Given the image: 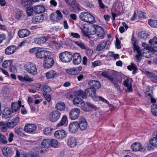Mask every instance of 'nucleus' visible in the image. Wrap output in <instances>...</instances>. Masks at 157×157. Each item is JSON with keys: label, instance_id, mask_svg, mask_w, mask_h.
Wrapping results in <instances>:
<instances>
[{"label": "nucleus", "instance_id": "f257e3e1", "mask_svg": "<svg viewBox=\"0 0 157 157\" xmlns=\"http://www.w3.org/2000/svg\"><path fill=\"white\" fill-rule=\"evenodd\" d=\"M132 41L134 51L136 52L135 59L137 62H140L142 56L146 58H148L151 56L152 52H155L151 51L152 48L145 43H143L142 44V46L144 48L141 49L140 48L138 45L137 41L133 37H132Z\"/></svg>", "mask_w": 157, "mask_h": 157}, {"label": "nucleus", "instance_id": "f03ea898", "mask_svg": "<svg viewBox=\"0 0 157 157\" xmlns=\"http://www.w3.org/2000/svg\"><path fill=\"white\" fill-rule=\"evenodd\" d=\"M30 54H35L36 57L39 59L46 58L51 56V52L42 47H35L30 49Z\"/></svg>", "mask_w": 157, "mask_h": 157}, {"label": "nucleus", "instance_id": "7ed1b4c3", "mask_svg": "<svg viewBox=\"0 0 157 157\" xmlns=\"http://www.w3.org/2000/svg\"><path fill=\"white\" fill-rule=\"evenodd\" d=\"M79 18L85 22L93 24L95 22V17L91 14L87 12H82L79 16Z\"/></svg>", "mask_w": 157, "mask_h": 157}, {"label": "nucleus", "instance_id": "20e7f679", "mask_svg": "<svg viewBox=\"0 0 157 157\" xmlns=\"http://www.w3.org/2000/svg\"><path fill=\"white\" fill-rule=\"evenodd\" d=\"M72 55L68 51H64L60 53L59 57L61 61L64 63H68L71 62L72 60Z\"/></svg>", "mask_w": 157, "mask_h": 157}, {"label": "nucleus", "instance_id": "39448f33", "mask_svg": "<svg viewBox=\"0 0 157 157\" xmlns=\"http://www.w3.org/2000/svg\"><path fill=\"white\" fill-rule=\"evenodd\" d=\"M24 69L29 74L35 75L37 74V70L36 64L33 63H29L24 66Z\"/></svg>", "mask_w": 157, "mask_h": 157}, {"label": "nucleus", "instance_id": "423d86ee", "mask_svg": "<svg viewBox=\"0 0 157 157\" xmlns=\"http://www.w3.org/2000/svg\"><path fill=\"white\" fill-rule=\"evenodd\" d=\"M74 105L77 107H80L82 109L85 111H89L90 109L85 106V104L83 100L79 98H74L73 100Z\"/></svg>", "mask_w": 157, "mask_h": 157}, {"label": "nucleus", "instance_id": "0eeeda50", "mask_svg": "<svg viewBox=\"0 0 157 157\" xmlns=\"http://www.w3.org/2000/svg\"><path fill=\"white\" fill-rule=\"evenodd\" d=\"M61 113L57 110H54L51 112L49 114L48 119L52 122L57 121L60 118Z\"/></svg>", "mask_w": 157, "mask_h": 157}, {"label": "nucleus", "instance_id": "6e6552de", "mask_svg": "<svg viewBox=\"0 0 157 157\" xmlns=\"http://www.w3.org/2000/svg\"><path fill=\"white\" fill-rule=\"evenodd\" d=\"M80 110L77 108L72 109L70 111L69 115L70 119L72 120H75L78 119L79 117Z\"/></svg>", "mask_w": 157, "mask_h": 157}, {"label": "nucleus", "instance_id": "1a4fd4ad", "mask_svg": "<svg viewBox=\"0 0 157 157\" xmlns=\"http://www.w3.org/2000/svg\"><path fill=\"white\" fill-rule=\"evenodd\" d=\"M85 94L88 95L92 99L95 101H97L98 96L96 95V92L95 88H90L87 89L85 91Z\"/></svg>", "mask_w": 157, "mask_h": 157}, {"label": "nucleus", "instance_id": "9d476101", "mask_svg": "<svg viewBox=\"0 0 157 157\" xmlns=\"http://www.w3.org/2000/svg\"><path fill=\"white\" fill-rule=\"evenodd\" d=\"M54 136L57 139L61 140L66 137L67 133L64 130L60 129L55 131Z\"/></svg>", "mask_w": 157, "mask_h": 157}, {"label": "nucleus", "instance_id": "9b49d317", "mask_svg": "<svg viewBox=\"0 0 157 157\" xmlns=\"http://www.w3.org/2000/svg\"><path fill=\"white\" fill-rule=\"evenodd\" d=\"M54 63L53 59L51 56L47 57L44 59L43 66L45 68L49 69L52 67Z\"/></svg>", "mask_w": 157, "mask_h": 157}, {"label": "nucleus", "instance_id": "f8f14e48", "mask_svg": "<svg viewBox=\"0 0 157 157\" xmlns=\"http://www.w3.org/2000/svg\"><path fill=\"white\" fill-rule=\"evenodd\" d=\"M78 127L82 131L86 130L88 126V123L86 119L84 117H81L78 122Z\"/></svg>", "mask_w": 157, "mask_h": 157}, {"label": "nucleus", "instance_id": "ddd939ff", "mask_svg": "<svg viewBox=\"0 0 157 157\" xmlns=\"http://www.w3.org/2000/svg\"><path fill=\"white\" fill-rule=\"evenodd\" d=\"M72 61L74 64L77 65L81 62L82 58L80 53L78 52H75L72 55Z\"/></svg>", "mask_w": 157, "mask_h": 157}, {"label": "nucleus", "instance_id": "4468645a", "mask_svg": "<svg viewBox=\"0 0 157 157\" xmlns=\"http://www.w3.org/2000/svg\"><path fill=\"white\" fill-rule=\"evenodd\" d=\"M82 68V67L81 66L71 68L67 69L66 72L70 75H75L80 72Z\"/></svg>", "mask_w": 157, "mask_h": 157}, {"label": "nucleus", "instance_id": "2eb2a0df", "mask_svg": "<svg viewBox=\"0 0 157 157\" xmlns=\"http://www.w3.org/2000/svg\"><path fill=\"white\" fill-rule=\"evenodd\" d=\"M78 129V122L74 121L69 124V130L71 133H75Z\"/></svg>", "mask_w": 157, "mask_h": 157}, {"label": "nucleus", "instance_id": "dca6fc26", "mask_svg": "<svg viewBox=\"0 0 157 157\" xmlns=\"http://www.w3.org/2000/svg\"><path fill=\"white\" fill-rule=\"evenodd\" d=\"M149 42L151 44L150 47L152 48L151 51L157 52V38L154 37L152 39L149 40Z\"/></svg>", "mask_w": 157, "mask_h": 157}, {"label": "nucleus", "instance_id": "f3484780", "mask_svg": "<svg viewBox=\"0 0 157 157\" xmlns=\"http://www.w3.org/2000/svg\"><path fill=\"white\" fill-rule=\"evenodd\" d=\"M58 73L54 70H51L45 73V77L47 79H53L57 77Z\"/></svg>", "mask_w": 157, "mask_h": 157}, {"label": "nucleus", "instance_id": "a211bd4d", "mask_svg": "<svg viewBox=\"0 0 157 157\" xmlns=\"http://www.w3.org/2000/svg\"><path fill=\"white\" fill-rule=\"evenodd\" d=\"M36 128V126L33 124H26L24 127V130L28 133L33 132L35 131Z\"/></svg>", "mask_w": 157, "mask_h": 157}, {"label": "nucleus", "instance_id": "6ab92c4d", "mask_svg": "<svg viewBox=\"0 0 157 157\" xmlns=\"http://www.w3.org/2000/svg\"><path fill=\"white\" fill-rule=\"evenodd\" d=\"M21 106V101L18 100L17 102H13L11 104V109L12 112H17L19 110V108Z\"/></svg>", "mask_w": 157, "mask_h": 157}, {"label": "nucleus", "instance_id": "aec40b11", "mask_svg": "<svg viewBox=\"0 0 157 157\" xmlns=\"http://www.w3.org/2000/svg\"><path fill=\"white\" fill-rule=\"evenodd\" d=\"M63 44V42L61 41L56 42L52 41L49 43V45L51 48L54 49H56L60 48Z\"/></svg>", "mask_w": 157, "mask_h": 157}, {"label": "nucleus", "instance_id": "412c9836", "mask_svg": "<svg viewBox=\"0 0 157 157\" xmlns=\"http://www.w3.org/2000/svg\"><path fill=\"white\" fill-rule=\"evenodd\" d=\"M18 34L19 37L23 38L29 36L30 34V32L27 29H22L18 31Z\"/></svg>", "mask_w": 157, "mask_h": 157}, {"label": "nucleus", "instance_id": "4be33fe9", "mask_svg": "<svg viewBox=\"0 0 157 157\" xmlns=\"http://www.w3.org/2000/svg\"><path fill=\"white\" fill-rule=\"evenodd\" d=\"M45 10V7L43 5H38L34 7V11L37 14H40L44 12Z\"/></svg>", "mask_w": 157, "mask_h": 157}, {"label": "nucleus", "instance_id": "5701e85b", "mask_svg": "<svg viewBox=\"0 0 157 157\" xmlns=\"http://www.w3.org/2000/svg\"><path fill=\"white\" fill-rule=\"evenodd\" d=\"M17 49V47L15 46L11 45L9 46L6 49L5 53L8 55H11L14 53Z\"/></svg>", "mask_w": 157, "mask_h": 157}, {"label": "nucleus", "instance_id": "b1692460", "mask_svg": "<svg viewBox=\"0 0 157 157\" xmlns=\"http://www.w3.org/2000/svg\"><path fill=\"white\" fill-rule=\"evenodd\" d=\"M97 31L96 33L98 39H103L105 34V32L103 29L100 26H98V27H97Z\"/></svg>", "mask_w": 157, "mask_h": 157}, {"label": "nucleus", "instance_id": "393cba45", "mask_svg": "<svg viewBox=\"0 0 157 157\" xmlns=\"http://www.w3.org/2000/svg\"><path fill=\"white\" fill-rule=\"evenodd\" d=\"M124 86L127 88V91L131 92L132 91V84L131 82L128 78H127L123 82Z\"/></svg>", "mask_w": 157, "mask_h": 157}, {"label": "nucleus", "instance_id": "a878e982", "mask_svg": "<svg viewBox=\"0 0 157 157\" xmlns=\"http://www.w3.org/2000/svg\"><path fill=\"white\" fill-rule=\"evenodd\" d=\"M67 123V117L66 115H64L63 116L60 121L57 124L56 126L58 127H60Z\"/></svg>", "mask_w": 157, "mask_h": 157}, {"label": "nucleus", "instance_id": "bb28decb", "mask_svg": "<svg viewBox=\"0 0 157 157\" xmlns=\"http://www.w3.org/2000/svg\"><path fill=\"white\" fill-rule=\"evenodd\" d=\"M132 150L134 151H138L143 149L141 144L139 143H134L131 146Z\"/></svg>", "mask_w": 157, "mask_h": 157}, {"label": "nucleus", "instance_id": "cd10ccee", "mask_svg": "<svg viewBox=\"0 0 157 157\" xmlns=\"http://www.w3.org/2000/svg\"><path fill=\"white\" fill-rule=\"evenodd\" d=\"M12 113V111H11L10 108L6 107L3 110L2 114L4 117L8 118L11 116Z\"/></svg>", "mask_w": 157, "mask_h": 157}, {"label": "nucleus", "instance_id": "c85d7f7f", "mask_svg": "<svg viewBox=\"0 0 157 157\" xmlns=\"http://www.w3.org/2000/svg\"><path fill=\"white\" fill-rule=\"evenodd\" d=\"M67 144L71 147H74L77 145V142L76 139L73 137L70 138L68 140Z\"/></svg>", "mask_w": 157, "mask_h": 157}, {"label": "nucleus", "instance_id": "c756f323", "mask_svg": "<svg viewBox=\"0 0 157 157\" xmlns=\"http://www.w3.org/2000/svg\"><path fill=\"white\" fill-rule=\"evenodd\" d=\"M154 136L149 140V143L152 146L157 147V131L154 133Z\"/></svg>", "mask_w": 157, "mask_h": 157}, {"label": "nucleus", "instance_id": "7c9ffc66", "mask_svg": "<svg viewBox=\"0 0 157 157\" xmlns=\"http://www.w3.org/2000/svg\"><path fill=\"white\" fill-rule=\"evenodd\" d=\"M43 20L44 17L41 15L33 17L32 19V22L35 24L41 22Z\"/></svg>", "mask_w": 157, "mask_h": 157}, {"label": "nucleus", "instance_id": "2f4dec72", "mask_svg": "<svg viewBox=\"0 0 157 157\" xmlns=\"http://www.w3.org/2000/svg\"><path fill=\"white\" fill-rule=\"evenodd\" d=\"M89 84L90 86H92V88H94L99 89L100 87V83L97 81L96 80H92L90 81L89 82Z\"/></svg>", "mask_w": 157, "mask_h": 157}, {"label": "nucleus", "instance_id": "473e14b6", "mask_svg": "<svg viewBox=\"0 0 157 157\" xmlns=\"http://www.w3.org/2000/svg\"><path fill=\"white\" fill-rule=\"evenodd\" d=\"M50 140L49 139H44L41 143V145L43 147L47 148L50 147Z\"/></svg>", "mask_w": 157, "mask_h": 157}, {"label": "nucleus", "instance_id": "72a5a7b5", "mask_svg": "<svg viewBox=\"0 0 157 157\" xmlns=\"http://www.w3.org/2000/svg\"><path fill=\"white\" fill-rule=\"evenodd\" d=\"M54 129L50 127L46 128L44 130V134L46 136L51 135L53 132Z\"/></svg>", "mask_w": 157, "mask_h": 157}, {"label": "nucleus", "instance_id": "f704fd0d", "mask_svg": "<svg viewBox=\"0 0 157 157\" xmlns=\"http://www.w3.org/2000/svg\"><path fill=\"white\" fill-rule=\"evenodd\" d=\"M47 38L46 37H42L40 38H36L35 40V41L36 44H41L44 43L47 40Z\"/></svg>", "mask_w": 157, "mask_h": 157}, {"label": "nucleus", "instance_id": "c9c22d12", "mask_svg": "<svg viewBox=\"0 0 157 157\" xmlns=\"http://www.w3.org/2000/svg\"><path fill=\"white\" fill-rule=\"evenodd\" d=\"M65 105L64 103L59 102L56 104L55 108L57 110L62 111L65 109Z\"/></svg>", "mask_w": 157, "mask_h": 157}, {"label": "nucleus", "instance_id": "e433bc0d", "mask_svg": "<svg viewBox=\"0 0 157 157\" xmlns=\"http://www.w3.org/2000/svg\"><path fill=\"white\" fill-rule=\"evenodd\" d=\"M12 60H7L5 61L2 64V67L5 68H7L12 66L13 63Z\"/></svg>", "mask_w": 157, "mask_h": 157}, {"label": "nucleus", "instance_id": "4c0bfd02", "mask_svg": "<svg viewBox=\"0 0 157 157\" xmlns=\"http://www.w3.org/2000/svg\"><path fill=\"white\" fill-rule=\"evenodd\" d=\"M74 43L77 46L82 49H84L86 50L88 49V48L81 40L75 41Z\"/></svg>", "mask_w": 157, "mask_h": 157}, {"label": "nucleus", "instance_id": "58836bf2", "mask_svg": "<svg viewBox=\"0 0 157 157\" xmlns=\"http://www.w3.org/2000/svg\"><path fill=\"white\" fill-rule=\"evenodd\" d=\"M11 149L8 147H4L2 150V152L4 155L8 156L11 153Z\"/></svg>", "mask_w": 157, "mask_h": 157}, {"label": "nucleus", "instance_id": "ea45409f", "mask_svg": "<svg viewBox=\"0 0 157 157\" xmlns=\"http://www.w3.org/2000/svg\"><path fill=\"white\" fill-rule=\"evenodd\" d=\"M105 44L104 43V41H103L97 46L96 50L98 52L101 51L105 48Z\"/></svg>", "mask_w": 157, "mask_h": 157}, {"label": "nucleus", "instance_id": "a19ab883", "mask_svg": "<svg viewBox=\"0 0 157 157\" xmlns=\"http://www.w3.org/2000/svg\"><path fill=\"white\" fill-rule=\"evenodd\" d=\"M42 90L44 93H49L52 91L51 88L47 84H43Z\"/></svg>", "mask_w": 157, "mask_h": 157}, {"label": "nucleus", "instance_id": "79ce46f5", "mask_svg": "<svg viewBox=\"0 0 157 157\" xmlns=\"http://www.w3.org/2000/svg\"><path fill=\"white\" fill-rule=\"evenodd\" d=\"M127 68L130 71L133 70V71L132 72L133 74H136V71L137 70V68L136 65L133 63H131V65L128 66Z\"/></svg>", "mask_w": 157, "mask_h": 157}, {"label": "nucleus", "instance_id": "37998d69", "mask_svg": "<svg viewBox=\"0 0 157 157\" xmlns=\"http://www.w3.org/2000/svg\"><path fill=\"white\" fill-rule=\"evenodd\" d=\"M148 23L151 27L157 28V20L150 19L148 20Z\"/></svg>", "mask_w": 157, "mask_h": 157}, {"label": "nucleus", "instance_id": "c03bdc74", "mask_svg": "<svg viewBox=\"0 0 157 157\" xmlns=\"http://www.w3.org/2000/svg\"><path fill=\"white\" fill-rule=\"evenodd\" d=\"M24 16L21 11H17L15 15V18L19 20H21L24 18Z\"/></svg>", "mask_w": 157, "mask_h": 157}, {"label": "nucleus", "instance_id": "a18cd8bd", "mask_svg": "<svg viewBox=\"0 0 157 157\" xmlns=\"http://www.w3.org/2000/svg\"><path fill=\"white\" fill-rule=\"evenodd\" d=\"M97 27L98 25H94L91 26L89 30V33L90 35H94L96 33Z\"/></svg>", "mask_w": 157, "mask_h": 157}, {"label": "nucleus", "instance_id": "49530a36", "mask_svg": "<svg viewBox=\"0 0 157 157\" xmlns=\"http://www.w3.org/2000/svg\"><path fill=\"white\" fill-rule=\"evenodd\" d=\"M7 126L6 124L4 123L3 122H0V129L2 132H6L7 128Z\"/></svg>", "mask_w": 157, "mask_h": 157}, {"label": "nucleus", "instance_id": "de8ad7c7", "mask_svg": "<svg viewBox=\"0 0 157 157\" xmlns=\"http://www.w3.org/2000/svg\"><path fill=\"white\" fill-rule=\"evenodd\" d=\"M151 113L152 114L155 116H157V105L154 104L151 106Z\"/></svg>", "mask_w": 157, "mask_h": 157}, {"label": "nucleus", "instance_id": "09e8293b", "mask_svg": "<svg viewBox=\"0 0 157 157\" xmlns=\"http://www.w3.org/2000/svg\"><path fill=\"white\" fill-rule=\"evenodd\" d=\"M143 73L147 76L151 78L156 79L157 78V77L154 74L147 71H143Z\"/></svg>", "mask_w": 157, "mask_h": 157}, {"label": "nucleus", "instance_id": "8fccbe9b", "mask_svg": "<svg viewBox=\"0 0 157 157\" xmlns=\"http://www.w3.org/2000/svg\"><path fill=\"white\" fill-rule=\"evenodd\" d=\"M50 147L57 148L59 146V144L56 140L55 139H50Z\"/></svg>", "mask_w": 157, "mask_h": 157}, {"label": "nucleus", "instance_id": "3c124183", "mask_svg": "<svg viewBox=\"0 0 157 157\" xmlns=\"http://www.w3.org/2000/svg\"><path fill=\"white\" fill-rule=\"evenodd\" d=\"M34 8L31 6H29L27 8L26 11L28 16H32L33 13Z\"/></svg>", "mask_w": 157, "mask_h": 157}, {"label": "nucleus", "instance_id": "603ef678", "mask_svg": "<svg viewBox=\"0 0 157 157\" xmlns=\"http://www.w3.org/2000/svg\"><path fill=\"white\" fill-rule=\"evenodd\" d=\"M122 24L123 26L120 27L119 29L120 32L122 33H123L125 31L124 27H125L126 30L128 28V26L127 25L125 22H123Z\"/></svg>", "mask_w": 157, "mask_h": 157}, {"label": "nucleus", "instance_id": "864d4df0", "mask_svg": "<svg viewBox=\"0 0 157 157\" xmlns=\"http://www.w3.org/2000/svg\"><path fill=\"white\" fill-rule=\"evenodd\" d=\"M76 94L78 96L82 97V98H86V94H85V92L80 90H78L76 91Z\"/></svg>", "mask_w": 157, "mask_h": 157}, {"label": "nucleus", "instance_id": "5fc2aeb1", "mask_svg": "<svg viewBox=\"0 0 157 157\" xmlns=\"http://www.w3.org/2000/svg\"><path fill=\"white\" fill-rule=\"evenodd\" d=\"M121 4L118 2H115L113 5V7L117 12H119L121 8Z\"/></svg>", "mask_w": 157, "mask_h": 157}, {"label": "nucleus", "instance_id": "6e6d98bb", "mask_svg": "<svg viewBox=\"0 0 157 157\" xmlns=\"http://www.w3.org/2000/svg\"><path fill=\"white\" fill-rule=\"evenodd\" d=\"M7 143V141L6 140V138L5 136L0 133V143L5 144Z\"/></svg>", "mask_w": 157, "mask_h": 157}, {"label": "nucleus", "instance_id": "4d7b16f0", "mask_svg": "<svg viewBox=\"0 0 157 157\" xmlns=\"http://www.w3.org/2000/svg\"><path fill=\"white\" fill-rule=\"evenodd\" d=\"M109 55L113 58V59L115 60L116 59L119 58V56L118 54H114L113 52H110L109 53Z\"/></svg>", "mask_w": 157, "mask_h": 157}, {"label": "nucleus", "instance_id": "13d9d810", "mask_svg": "<svg viewBox=\"0 0 157 157\" xmlns=\"http://www.w3.org/2000/svg\"><path fill=\"white\" fill-rule=\"evenodd\" d=\"M50 18L53 21H58L59 20L56 13L51 14Z\"/></svg>", "mask_w": 157, "mask_h": 157}, {"label": "nucleus", "instance_id": "bf43d9fd", "mask_svg": "<svg viewBox=\"0 0 157 157\" xmlns=\"http://www.w3.org/2000/svg\"><path fill=\"white\" fill-rule=\"evenodd\" d=\"M2 93L4 96H7L9 94V90L8 88H4L2 90Z\"/></svg>", "mask_w": 157, "mask_h": 157}, {"label": "nucleus", "instance_id": "052dcab7", "mask_svg": "<svg viewBox=\"0 0 157 157\" xmlns=\"http://www.w3.org/2000/svg\"><path fill=\"white\" fill-rule=\"evenodd\" d=\"M31 2L30 0H21V4L22 5L24 6H26L28 4L29 5Z\"/></svg>", "mask_w": 157, "mask_h": 157}, {"label": "nucleus", "instance_id": "680f3d73", "mask_svg": "<svg viewBox=\"0 0 157 157\" xmlns=\"http://www.w3.org/2000/svg\"><path fill=\"white\" fill-rule=\"evenodd\" d=\"M24 82L28 81L31 82L33 81L34 80L33 78H30L28 75H26L24 77Z\"/></svg>", "mask_w": 157, "mask_h": 157}, {"label": "nucleus", "instance_id": "e2e57ef3", "mask_svg": "<svg viewBox=\"0 0 157 157\" xmlns=\"http://www.w3.org/2000/svg\"><path fill=\"white\" fill-rule=\"evenodd\" d=\"M66 2L71 7H73L75 3V0H65Z\"/></svg>", "mask_w": 157, "mask_h": 157}, {"label": "nucleus", "instance_id": "0e129e2a", "mask_svg": "<svg viewBox=\"0 0 157 157\" xmlns=\"http://www.w3.org/2000/svg\"><path fill=\"white\" fill-rule=\"evenodd\" d=\"M15 132L19 136H21L23 135L22 132L21 131V129L18 128H16L15 130Z\"/></svg>", "mask_w": 157, "mask_h": 157}, {"label": "nucleus", "instance_id": "69168bd1", "mask_svg": "<svg viewBox=\"0 0 157 157\" xmlns=\"http://www.w3.org/2000/svg\"><path fill=\"white\" fill-rule=\"evenodd\" d=\"M43 84H36L35 88L36 90L39 91L42 90Z\"/></svg>", "mask_w": 157, "mask_h": 157}, {"label": "nucleus", "instance_id": "338daca9", "mask_svg": "<svg viewBox=\"0 0 157 157\" xmlns=\"http://www.w3.org/2000/svg\"><path fill=\"white\" fill-rule=\"evenodd\" d=\"M11 121L13 124H14L15 126H16L19 122V118L18 117L14 118Z\"/></svg>", "mask_w": 157, "mask_h": 157}, {"label": "nucleus", "instance_id": "774afa93", "mask_svg": "<svg viewBox=\"0 0 157 157\" xmlns=\"http://www.w3.org/2000/svg\"><path fill=\"white\" fill-rule=\"evenodd\" d=\"M56 14L57 15L58 17L59 18V20L62 19L63 15L59 10H57Z\"/></svg>", "mask_w": 157, "mask_h": 157}]
</instances>
